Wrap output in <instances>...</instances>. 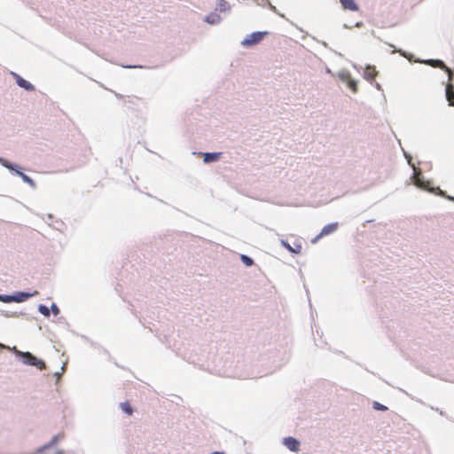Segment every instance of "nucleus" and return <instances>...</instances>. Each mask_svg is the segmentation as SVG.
<instances>
[{
    "instance_id": "obj_13",
    "label": "nucleus",
    "mask_w": 454,
    "mask_h": 454,
    "mask_svg": "<svg viewBox=\"0 0 454 454\" xmlns=\"http://www.w3.org/2000/svg\"><path fill=\"white\" fill-rule=\"evenodd\" d=\"M121 410L127 413L128 415H131L133 412V410L130 406V404L128 402L121 403Z\"/></svg>"
},
{
    "instance_id": "obj_24",
    "label": "nucleus",
    "mask_w": 454,
    "mask_h": 454,
    "mask_svg": "<svg viewBox=\"0 0 454 454\" xmlns=\"http://www.w3.org/2000/svg\"><path fill=\"white\" fill-rule=\"evenodd\" d=\"M5 167H7L8 168H12L11 165L9 164H4Z\"/></svg>"
},
{
    "instance_id": "obj_2",
    "label": "nucleus",
    "mask_w": 454,
    "mask_h": 454,
    "mask_svg": "<svg viewBox=\"0 0 454 454\" xmlns=\"http://www.w3.org/2000/svg\"><path fill=\"white\" fill-rule=\"evenodd\" d=\"M124 106L129 111H137L141 105H145L144 100L137 96H119Z\"/></svg>"
},
{
    "instance_id": "obj_4",
    "label": "nucleus",
    "mask_w": 454,
    "mask_h": 454,
    "mask_svg": "<svg viewBox=\"0 0 454 454\" xmlns=\"http://www.w3.org/2000/svg\"><path fill=\"white\" fill-rule=\"evenodd\" d=\"M426 63L433 67H438L442 70H444L448 74L449 81L452 79L453 73L450 68L446 67V65L443 63V61L440 59H429L427 60Z\"/></svg>"
},
{
    "instance_id": "obj_23",
    "label": "nucleus",
    "mask_w": 454,
    "mask_h": 454,
    "mask_svg": "<svg viewBox=\"0 0 454 454\" xmlns=\"http://www.w3.org/2000/svg\"><path fill=\"white\" fill-rule=\"evenodd\" d=\"M211 454H224V453L223 452H220V451H214Z\"/></svg>"
},
{
    "instance_id": "obj_6",
    "label": "nucleus",
    "mask_w": 454,
    "mask_h": 454,
    "mask_svg": "<svg viewBox=\"0 0 454 454\" xmlns=\"http://www.w3.org/2000/svg\"><path fill=\"white\" fill-rule=\"evenodd\" d=\"M337 228H338L337 223H329V224L325 225L322 229L321 232L317 236L316 239L333 233V231H335L337 230Z\"/></svg>"
},
{
    "instance_id": "obj_19",
    "label": "nucleus",
    "mask_w": 454,
    "mask_h": 454,
    "mask_svg": "<svg viewBox=\"0 0 454 454\" xmlns=\"http://www.w3.org/2000/svg\"><path fill=\"white\" fill-rule=\"evenodd\" d=\"M374 408H375L376 410H380V411H385V410H387V407H386V406H384V405H382V404H380V403H374Z\"/></svg>"
},
{
    "instance_id": "obj_21",
    "label": "nucleus",
    "mask_w": 454,
    "mask_h": 454,
    "mask_svg": "<svg viewBox=\"0 0 454 454\" xmlns=\"http://www.w3.org/2000/svg\"><path fill=\"white\" fill-rule=\"evenodd\" d=\"M219 20V17L218 16H213L212 18H210V20H214V22L215 20Z\"/></svg>"
},
{
    "instance_id": "obj_15",
    "label": "nucleus",
    "mask_w": 454,
    "mask_h": 454,
    "mask_svg": "<svg viewBox=\"0 0 454 454\" xmlns=\"http://www.w3.org/2000/svg\"><path fill=\"white\" fill-rule=\"evenodd\" d=\"M39 311L45 317L50 316V309L45 305H40L39 306Z\"/></svg>"
},
{
    "instance_id": "obj_18",
    "label": "nucleus",
    "mask_w": 454,
    "mask_h": 454,
    "mask_svg": "<svg viewBox=\"0 0 454 454\" xmlns=\"http://www.w3.org/2000/svg\"><path fill=\"white\" fill-rule=\"evenodd\" d=\"M0 301L4 302H10L13 301V298L8 295H0Z\"/></svg>"
},
{
    "instance_id": "obj_9",
    "label": "nucleus",
    "mask_w": 454,
    "mask_h": 454,
    "mask_svg": "<svg viewBox=\"0 0 454 454\" xmlns=\"http://www.w3.org/2000/svg\"><path fill=\"white\" fill-rule=\"evenodd\" d=\"M446 98L449 105L454 106V87L450 82L446 85Z\"/></svg>"
},
{
    "instance_id": "obj_17",
    "label": "nucleus",
    "mask_w": 454,
    "mask_h": 454,
    "mask_svg": "<svg viewBox=\"0 0 454 454\" xmlns=\"http://www.w3.org/2000/svg\"><path fill=\"white\" fill-rule=\"evenodd\" d=\"M348 88H350L354 92H356L357 91V84H356V82L354 81V80H349L348 82Z\"/></svg>"
},
{
    "instance_id": "obj_10",
    "label": "nucleus",
    "mask_w": 454,
    "mask_h": 454,
    "mask_svg": "<svg viewBox=\"0 0 454 454\" xmlns=\"http://www.w3.org/2000/svg\"><path fill=\"white\" fill-rule=\"evenodd\" d=\"M344 9H348L353 12L358 11V5L355 0H340Z\"/></svg>"
},
{
    "instance_id": "obj_16",
    "label": "nucleus",
    "mask_w": 454,
    "mask_h": 454,
    "mask_svg": "<svg viewBox=\"0 0 454 454\" xmlns=\"http://www.w3.org/2000/svg\"><path fill=\"white\" fill-rule=\"evenodd\" d=\"M17 173L21 176V178L27 184H33V180L27 176V175H25L23 172L21 171H17Z\"/></svg>"
},
{
    "instance_id": "obj_14",
    "label": "nucleus",
    "mask_w": 454,
    "mask_h": 454,
    "mask_svg": "<svg viewBox=\"0 0 454 454\" xmlns=\"http://www.w3.org/2000/svg\"><path fill=\"white\" fill-rule=\"evenodd\" d=\"M240 259H241L242 262H243L246 266H247V267L252 266V265L254 264V261H253V259H251V258H250V257H248L247 255L241 254Z\"/></svg>"
},
{
    "instance_id": "obj_20",
    "label": "nucleus",
    "mask_w": 454,
    "mask_h": 454,
    "mask_svg": "<svg viewBox=\"0 0 454 454\" xmlns=\"http://www.w3.org/2000/svg\"><path fill=\"white\" fill-rule=\"evenodd\" d=\"M51 309H52V311H53V313H54L55 315H58V314H59V308L57 307V305H56V304H52V306H51Z\"/></svg>"
},
{
    "instance_id": "obj_1",
    "label": "nucleus",
    "mask_w": 454,
    "mask_h": 454,
    "mask_svg": "<svg viewBox=\"0 0 454 454\" xmlns=\"http://www.w3.org/2000/svg\"><path fill=\"white\" fill-rule=\"evenodd\" d=\"M13 351L17 356L22 358V362L25 364L35 366L36 368H38L40 370H43L45 368V363L43 360L36 358L30 352L20 351L15 347L13 348Z\"/></svg>"
},
{
    "instance_id": "obj_8",
    "label": "nucleus",
    "mask_w": 454,
    "mask_h": 454,
    "mask_svg": "<svg viewBox=\"0 0 454 454\" xmlns=\"http://www.w3.org/2000/svg\"><path fill=\"white\" fill-rule=\"evenodd\" d=\"M281 246L286 248L288 251L294 254H301L302 250V247L300 243L294 244V247H292L287 241L281 240Z\"/></svg>"
},
{
    "instance_id": "obj_5",
    "label": "nucleus",
    "mask_w": 454,
    "mask_h": 454,
    "mask_svg": "<svg viewBox=\"0 0 454 454\" xmlns=\"http://www.w3.org/2000/svg\"><path fill=\"white\" fill-rule=\"evenodd\" d=\"M283 442L291 451L298 452L300 450V442L294 437H286Z\"/></svg>"
},
{
    "instance_id": "obj_3",
    "label": "nucleus",
    "mask_w": 454,
    "mask_h": 454,
    "mask_svg": "<svg viewBox=\"0 0 454 454\" xmlns=\"http://www.w3.org/2000/svg\"><path fill=\"white\" fill-rule=\"evenodd\" d=\"M267 35L266 32H254L247 35L242 42L241 44L244 47H251L258 43H260L264 36Z\"/></svg>"
},
{
    "instance_id": "obj_12",
    "label": "nucleus",
    "mask_w": 454,
    "mask_h": 454,
    "mask_svg": "<svg viewBox=\"0 0 454 454\" xmlns=\"http://www.w3.org/2000/svg\"><path fill=\"white\" fill-rule=\"evenodd\" d=\"M218 157H219V153H205L204 161L205 162L215 161L218 159Z\"/></svg>"
},
{
    "instance_id": "obj_11",
    "label": "nucleus",
    "mask_w": 454,
    "mask_h": 454,
    "mask_svg": "<svg viewBox=\"0 0 454 454\" xmlns=\"http://www.w3.org/2000/svg\"><path fill=\"white\" fill-rule=\"evenodd\" d=\"M16 82L20 87H21L27 90H34V86L29 82L26 81L25 79H23L20 76H17Z\"/></svg>"
},
{
    "instance_id": "obj_22",
    "label": "nucleus",
    "mask_w": 454,
    "mask_h": 454,
    "mask_svg": "<svg viewBox=\"0 0 454 454\" xmlns=\"http://www.w3.org/2000/svg\"><path fill=\"white\" fill-rule=\"evenodd\" d=\"M207 22L213 24L214 23V20H210V17H207V20H206Z\"/></svg>"
},
{
    "instance_id": "obj_7",
    "label": "nucleus",
    "mask_w": 454,
    "mask_h": 454,
    "mask_svg": "<svg viewBox=\"0 0 454 454\" xmlns=\"http://www.w3.org/2000/svg\"><path fill=\"white\" fill-rule=\"evenodd\" d=\"M378 75V71L374 66H367L364 71V77L368 81H372Z\"/></svg>"
}]
</instances>
